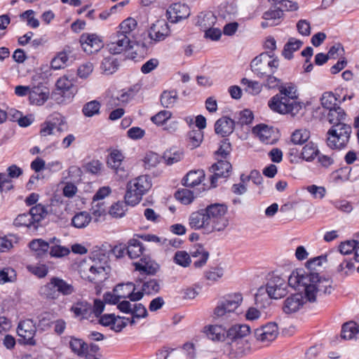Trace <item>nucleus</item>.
Masks as SVG:
<instances>
[{"mask_svg": "<svg viewBox=\"0 0 359 359\" xmlns=\"http://www.w3.org/2000/svg\"><path fill=\"white\" fill-rule=\"evenodd\" d=\"M109 269L107 257L102 252H95L79 264L81 277L95 283L105 280Z\"/></svg>", "mask_w": 359, "mask_h": 359, "instance_id": "1", "label": "nucleus"}, {"mask_svg": "<svg viewBox=\"0 0 359 359\" xmlns=\"http://www.w3.org/2000/svg\"><path fill=\"white\" fill-rule=\"evenodd\" d=\"M151 187V182L148 175H140L130 180L127 185L126 203L130 205L137 204Z\"/></svg>", "mask_w": 359, "mask_h": 359, "instance_id": "2", "label": "nucleus"}, {"mask_svg": "<svg viewBox=\"0 0 359 359\" xmlns=\"http://www.w3.org/2000/svg\"><path fill=\"white\" fill-rule=\"evenodd\" d=\"M279 67V60L273 57V55L268 53H262L255 57L251 63L250 67L252 72L260 79L266 76L273 74Z\"/></svg>", "mask_w": 359, "mask_h": 359, "instance_id": "3", "label": "nucleus"}, {"mask_svg": "<svg viewBox=\"0 0 359 359\" xmlns=\"http://www.w3.org/2000/svg\"><path fill=\"white\" fill-rule=\"evenodd\" d=\"M351 130V126L345 123L332 126L327 132V146L331 149L344 148L349 141Z\"/></svg>", "mask_w": 359, "mask_h": 359, "instance_id": "4", "label": "nucleus"}, {"mask_svg": "<svg viewBox=\"0 0 359 359\" xmlns=\"http://www.w3.org/2000/svg\"><path fill=\"white\" fill-rule=\"evenodd\" d=\"M317 273L311 272L310 270L304 269H297L293 271L288 278V284L290 287L304 291L305 298L310 286H314L316 279L318 276Z\"/></svg>", "mask_w": 359, "mask_h": 359, "instance_id": "5", "label": "nucleus"}, {"mask_svg": "<svg viewBox=\"0 0 359 359\" xmlns=\"http://www.w3.org/2000/svg\"><path fill=\"white\" fill-rule=\"evenodd\" d=\"M269 107L273 111L279 114H290L296 115L302 109L301 104L297 101H292L282 94H276L269 101Z\"/></svg>", "mask_w": 359, "mask_h": 359, "instance_id": "6", "label": "nucleus"}, {"mask_svg": "<svg viewBox=\"0 0 359 359\" xmlns=\"http://www.w3.org/2000/svg\"><path fill=\"white\" fill-rule=\"evenodd\" d=\"M328 261L330 264L336 266V271L341 276H348L355 270L353 258L342 255L340 252H329Z\"/></svg>", "mask_w": 359, "mask_h": 359, "instance_id": "7", "label": "nucleus"}, {"mask_svg": "<svg viewBox=\"0 0 359 359\" xmlns=\"http://www.w3.org/2000/svg\"><path fill=\"white\" fill-rule=\"evenodd\" d=\"M204 210L214 231H222L224 227V205L212 203Z\"/></svg>", "mask_w": 359, "mask_h": 359, "instance_id": "8", "label": "nucleus"}, {"mask_svg": "<svg viewBox=\"0 0 359 359\" xmlns=\"http://www.w3.org/2000/svg\"><path fill=\"white\" fill-rule=\"evenodd\" d=\"M332 280L330 278L320 277L318 274L314 286L309 287L306 293V300L313 302L318 295L330 294L333 291Z\"/></svg>", "mask_w": 359, "mask_h": 359, "instance_id": "9", "label": "nucleus"}, {"mask_svg": "<svg viewBox=\"0 0 359 359\" xmlns=\"http://www.w3.org/2000/svg\"><path fill=\"white\" fill-rule=\"evenodd\" d=\"M215 159L217 161L208 169L210 181L212 187L217 186L219 179L223 178L224 175V163L222 158L224 157V149L223 144L214 153Z\"/></svg>", "mask_w": 359, "mask_h": 359, "instance_id": "10", "label": "nucleus"}, {"mask_svg": "<svg viewBox=\"0 0 359 359\" xmlns=\"http://www.w3.org/2000/svg\"><path fill=\"white\" fill-rule=\"evenodd\" d=\"M55 129L58 132L67 131L68 129L65 118L60 114H54L48 117V120L41 125L40 134L41 136L46 137L53 134Z\"/></svg>", "mask_w": 359, "mask_h": 359, "instance_id": "11", "label": "nucleus"}, {"mask_svg": "<svg viewBox=\"0 0 359 359\" xmlns=\"http://www.w3.org/2000/svg\"><path fill=\"white\" fill-rule=\"evenodd\" d=\"M289 285L285 280L280 276H273L266 285V291L270 299H280L287 294V287Z\"/></svg>", "mask_w": 359, "mask_h": 359, "instance_id": "12", "label": "nucleus"}, {"mask_svg": "<svg viewBox=\"0 0 359 359\" xmlns=\"http://www.w3.org/2000/svg\"><path fill=\"white\" fill-rule=\"evenodd\" d=\"M190 14L188 5L181 2L172 4L166 11V17L171 23H177L187 19Z\"/></svg>", "mask_w": 359, "mask_h": 359, "instance_id": "13", "label": "nucleus"}, {"mask_svg": "<svg viewBox=\"0 0 359 359\" xmlns=\"http://www.w3.org/2000/svg\"><path fill=\"white\" fill-rule=\"evenodd\" d=\"M189 225L192 229H204L207 233L214 231L204 209L195 211L190 215Z\"/></svg>", "mask_w": 359, "mask_h": 359, "instance_id": "14", "label": "nucleus"}, {"mask_svg": "<svg viewBox=\"0 0 359 359\" xmlns=\"http://www.w3.org/2000/svg\"><path fill=\"white\" fill-rule=\"evenodd\" d=\"M129 318L116 316L114 314H104L100 316L99 323L104 327H109L116 332H121L128 324Z\"/></svg>", "mask_w": 359, "mask_h": 359, "instance_id": "15", "label": "nucleus"}, {"mask_svg": "<svg viewBox=\"0 0 359 359\" xmlns=\"http://www.w3.org/2000/svg\"><path fill=\"white\" fill-rule=\"evenodd\" d=\"M170 32V27L165 20H157L151 25L148 35L151 40L158 42L168 37Z\"/></svg>", "mask_w": 359, "mask_h": 359, "instance_id": "16", "label": "nucleus"}, {"mask_svg": "<svg viewBox=\"0 0 359 359\" xmlns=\"http://www.w3.org/2000/svg\"><path fill=\"white\" fill-rule=\"evenodd\" d=\"M36 331L35 323L31 319L21 320L17 328V332L19 337L24 339L25 343L30 345H34L36 344V341L34 339Z\"/></svg>", "mask_w": 359, "mask_h": 359, "instance_id": "17", "label": "nucleus"}, {"mask_svg": "<svg viewBox=\"0 0 359 359\" xmlns=\"http://www.w3.org/2000/svg\"><path fill=\"white\" fill-rule=\"evenodd\" d=\"M130 48H132L130 39L118 32L111 36V41L107 44L109 51L114 55L120 54Z\"/></svg>", "mask_w": 359, "mask_h": 359, "instance_id": "18", "label": "nucleus"}, {"mask_svg": "<svg viewBox=\"0 0 359 359\" xmlns=\"http://www.w3.org/2000/svg\"><path fill=\"white\" fill-rule=\"evenodd\" d=\"M278 334V325L275 323H269L255 331V337L257 340L269 343L273 341Z\"/></svg>", "mask_w": 359, "mask_h": 359, "instance_id": "19", "label": "nucleus"}, {"mask_svg": "<svg viewBox=\"0 0 359 359\" xmlns=\"http://www.w3.org/2000/svg\"><path fill=\"white\" fill-rule=\"evenodd\" d=\"M136 287L132 283L126 284H118L114 288V292L116 297L121 299L129 298L131 301H138L143 297V293L140 291L135 292Z\"/></svg>", "mask_w": 359, "mask_h": 359, "instance_id": "20", "label": "nucleus"}, {"mask_svg": "<svg viewBox=\"0 0 359 359\" xmlns=\"http://www.w3.org/2000/svg\"><path fill=\"white\" fill-rule=\"evenodd\" d=\"M80 42L83 50L88 54L96 53L103 47L102 40L95 34H83Z\"/></svg>", "mask_w": 359, "mask_h": 359, "instance_id": "21", "label": "nucleus"}, {"mask_svg": "<svg viewBox=\"0 0 359 359\" xmlns=\"http://www.w3.org/2000/svg\"><path fill=\"white\" fill-rule=\"evenodd\" d=\"M123 158V155L120 151L114 149L108 156L107 161L108 166L114 170V172L120 177H126V172L122 166Z\"/></svg>", "mask_w": 359, "mask_h": 359, "instance_id": "22", "label": "nucleus"}, {"mask_svg": "<svg viewBox=\"0 0 359 359\" xmlns=\"http://www.w3.org/2000/svg\"><path fill=\"white\" fill-rule=\"evenodd\" d=\"M49 95V89L45 86L39 84L31 88L29 98L31 104L41 106L48 100Z\"/></svg>", "mask_w": 359, "mask_h": 359, "instance_id": "23", "label": "nucleus"}, {"mask_svg": "<svg viewBox=\"0 0 359 359\" xmlns=\"http://www.w3.org/2000/svg\"><path fill=\"white\" fill-rule=\"evenodd\" d=\"M302 293H297L288 297L285 301L283 306V311L287 313H292L298 311L305 303Z\"/></svg>", "mask_w": 359, "mask_h": 359, "instance_id": "24", "label": "nucleus"}, {"mask_svg": "<svg viewBox=\"0 0 359 359\" xmlns=\"http://www.w3.org/2000/svg\"><path fill=\"white\" fill-rule=\"evenodd\" d=\"M250 328L245 324H236L232 325L226 331V341L228 340H241L244 341V337L250 334Z\"/></svg>", "mask_w": 359, "mask_h": 359, "instance_id": "25", "label": "nucleus"}, {"mask_svg": "<svg viewBox=\"0 0 359 359\" xmlns=\"http://www.w3.org/2000/svg\"><path fill=\"white\" fill-rule=\"evenodd\" d=\"M253 133L266 144H273L277 140L273 135L272 128L266 125L256 126L253 128Z\"/></svg>", "mask_w": 359, "mask_h": 359, "instance_id": "26", "label": "nucleus"}, {"mask_svg": "<svg viewBox=\"0 0 359 359\" xmlns=\"http://www.w3.org/2000/svg\"><path fill=\"white\" fill-rule=\"evenodd\" d=\"M244 341L228 340L226 341V353L231 358H238L244 354Z\"/></svg>", "mask_w": 359, "mask_h": 359, "instance_id": "27", "label": "nucleus"}, {"mask_svg": "<svg viewBox=\"0 0 359 359\" xmlns=\"http://www.w3.org/2000/svg\"><path fill=\"white\" fill-rule=\"evenodd\" d=\"M217 22V17L213 13L202 12L196 18V25L205 32L208 29L215 26Z\"/></svg>", "mask_w": 359, "mask_h": 359, "instance_id": "28", "label": "nucleus"}, {"mask_svg": "<svg viewBox=\"0 0 359 359\" xmlns=\"http://www.w3.org/2000/svg\"><path fill=\"white\" fill-rule=\"evenodd\" d=\"M282 15L283 10L281 8L266 11L263 14V19L264 21L262 22V27L263 28H266L278 25Z\"/></svg>", "mask_w": 359, "mask_h": 359, "instance_id": "29", "label": "nucleus"}, {"mask_svg": "<svg viewBox=\"0 0 359 359\" xmlns=\"http://www.w3.org/2000/svg\"><path fill=\"white\" fill-rule=\"evenodd\" d=\"M71 311L76 317L88 318L92 314V306L86 301H79L72 305Z\"/></svg>", "mask_w": 359, "mask_h": 359, "instance_id": "30", "label": "nucleus"}, {"mask_svg": "<svg viewBox=\"0 0 359 359\" xmlns=\"http://www.w3.org/2000/svg\"><path fill=\"white\" fill-rule=\"evenodd\" d=\"M205 332L210 339L215 341H222L224 337V327L223 323L217 324V323H215L213 325L205 327Z\"/></svg>", "mask_w": 359, "mask_h": 359, "instance_id": "31", "label": "nucleus"}, {"mask_svg": "<svg viewBox=\"0 0 359 359\" xmlns=\"http://www.w3.org/2000/svg\"><path fill=\"white\" fill-rule=\"evenodd\" d=\"M205 176V171L202 169L191 170L187 174L184 178V184L189 187H196L202 182Z\"/></svg>", "mask_w": 359, "mask_h": 359, "instance_id": "32", "label": "nucleus"}, {"mask_svg": "<svg viewBox=\"0 0 359 359\" xmlns=\"http://www.w3.org/2000/svg\"><path fill=\"white\" fill-rule=\"evenodd\" d=\"M137 25V21L134 18H128L119 25L117 32L130 39L134 36V31L136 29Z\"/></svg>", "mask_w": 359, "mask_h": 359, "instance_id": "33", "label": "nucleus"}, {"mask_svg": "<svg viewBox=\"0 0 359 359\" xmlns=\"http://www.w3.org/2000/svg\"><path fill=\"white\" fill-rule=\"evenodd\" d=\"M142 243L136 238L130 239L127 245V254L130 259H137L143 254Z\"/></svg>", "mask_w": 359, "mask_h": 359, "instance_id": "34", "label": "nucleus"}, {"mask_svg": "<svg viewBox=\"0 0 359 359\" xmlns=\"http://www.w3.org/2000/svg\"><path fill=\"white\" fill-rule=\"evenodd\" d=\"M243 302L241 292H232L226 295V312H233Z\"/></svg>", "mask_w": 359, "mask_h": 359, "instance_id": "35", "label": "nucleus"}, {"mask_svg": "<svg viewBox=\"0 0 359 359\" xmlns=\"http://www.w3.org/2000/svg\"><path fill=\"white\" fill-rule=\"evenodd\" d=\"M327 118L332 126L342 123L346 118V113L341 107L338 106L329 110Z\"/></svg>", "mask_w": 359, "mask_h": 359, "instance_id": "36", "label": "nucleus"}, {"mask_svg": "<svg viewBox=\"0 0 359 359\" xmlns=\"http://www.w3.org/2000/svg\"><path fill=\"white\" fill-rule=\"evenodd\" d=\"M29 212L32 215V219L34 224L39 226V223L49 214V210L48 207L39 203L32 207Z\"/></svg>", "mask_w": 359, "mask_h": 359, "instance_id": "37", "label": "nucleus"}, {"mask_svg": "<svg viewBox=\"0 0 359 359\" xmlns=\"http://www.w3.org/2000/svg\"><path fill=\"white\" fill-rule=\"evenodd\" d=\"M92 217L86 211L76 213L72 219V224L77 229L86 227L90 222Z\"/></svg>", "mask_w": 359, "mask_h": 359, "instance_id": "38", "label": "nucleus"}, {"mask_svg": "<svg viewBox=\"0 0 359 359\" xmlns=\"http://www.w3.org/2000/svg\"><path fill=\"white\" fill-rule=\"evenodd\" d=\"M191 255L193 257L198 258V260L194 263L196 268L203 266L206 264L209 257V252L202 246L197 247L191 252Z\"/></svg>", "mask_w": 359, "mask_h": 359, "instance_id": "39", "label": "nucleus"}, {"mask_svg": "<svg viewBox=\"0 0 359 359\" xmlns=\"http://www.w3.org/2000/svg\"><path fill=\"white\" fill-rule=\"evenodd\" d=\"M359 332V326L353 321H349L342 325L341 337L344 339H352Z\"/></svg>", "mask_w": 359, "mask_h": 359, "instance_id": "40", "label": "nucleus"}, {"mask_svg": "<svg viewBox=\"0 0 359 359\" xmlns=\"http://www.w3.org/2000/svg\"><path fill=\"white\" fill-rule=\"evenodd\" d=\"M241 83L243 85L244 90L252 95H258L262 90V84L257 81L243 78L241 79Z\"/></svg>", "mask_w": 359, "mask_h": 359, "instance_id": "41", "label": "nucleus"}, {"mask_svg": "<svg viewBox=\"0 0 359 359\" xmlns=\"http://www.w3.org/2000/svg\"><path fill=\"white\" fill-rule=\"evenodd\" d=\"M303 42L301 40L290 39L284 46L283 55L285 58L290 60L293 57V52L299 50L302 46Z\"/></svg>", "mask_w": 359, "mask_h": 359, "instance_id": "42", "label": "nucleus"}, {"mask_svg": "<svg viewBox=\"0 0 359 359\" xmlns=\"http://www.w3.org/2000/svg\"><path fill=\"white\" fill-rule=\"evenodd\" d=\"M54 278H53L49 283L42 286L40 288L41 295L47 299H55L58 296L57 287L55 285Z\"/></svg>", "mask_w": 359, "mask_h": 359, "instance_id": "43", "label": "nucleus"}, {"mask_svg": "<svg viewBox=\"0 0 359 359\" xmlns=\"http://www.w3.org/2000/svg\"><path fill=\"white\" fill-rule=\"evenodd\" d=\"M14 224L17 226H24L32 229L33 230H36L38 228V225L34 224L29 212L19 215L15 219Z\"/></svg>", "mask_w": 359, "mask_h": 359, "instance_id": "44", "label": "nucleus"}, {"mask_svg": "<svg viewBox=\"0 0 359 359\" xmlns=\"http://www.w3.org/2000/svg\"><path fill=\"white\" fill-rule=\"evenodd\" d=\"M18 243V238L13 234L0 237V252H8Z\"/></svg>", "mask_w": 359, "mask_h": 359, "instance_id": "45", "label": "nucleus"}, {"mask_svg": "<svg viewBox=\"0 0 359 359\" xmlns=\"http://www.w3.org/2000/svg\"><path fill=\"white\" fill-rule=\"evenodd\" d=\"M29 248L32 250L34 251L36 257H40L43 255H46L48 250V243L42 239H36L32 241L29 243Z\"/></svg>", "mask_w": 359, "mask_h": 359, "instance_id": "46", "label": "nucleus"}, {"mask_svg": "<svg viewBox=\"0 0 359 359\" xmlns=\"http://www.w3.org/2000/svg\"><path fill=\"white\" fill-rule=\"evenodd\" d=\"M69 346L72 351L79 356H83L88 351V345L81 339L72 338L69 341Z\"/></svg>", "mask_w": 359, "mask_h": 359, "instance_id": "47", "label": "nucleus"}, {"mask_svg": "<svg viewBox=\"0 0 359 359\" xmlns=\"http://www.w3.org/2000/svg\"><path fill=\"white\" fill-rule=\"evenodd\" d=\"M319 154L317 147L313 142L307 143L302 149L301 155L306 161H313Z\"/></svg>", "mask_w": 359, "mask_h": 359, "instance_id": "48", "label": "nucleus"}, {"mask_svg": "<svg viewBox=\"0 0 359 359\" xmlns=\"http://www.w3.org/2000/svg\"><path fill=\"white\" fill-rule=\"evenodd\" d=\"M177 100V93L175 90H165L161 97V104L166 108L174 106Z\"/></svg>", "mask_w": 359, "mask_h": 359, "instance_id": "49", "label": "nucleus"}, {"mask_svg": "<svg viewBox=\"0 0 359 359\" xmlns=\"http://www.w3.org/2000/svg\"><path fill=\"white\" fill-rule=\"evenodd\" d=\"M134 265L137 271L147 274H154L158 268V265L156 264L151 262H143V259H141V262H135Z\"/></svg>", "mask_w": 359, "mask_h": 359, "instance_id": "50", "label": "nucleus"}, {"mask_svg": "<svg viewBox=\"0 0 359 359\" xmlns=\"http://www.w3.org/2000/svg\"><path fill=\"white\" fill-rule=\"evenodd\" d=\"M279 94H282L292 101H297L298 98L297 87L292 83H287L285 86H281L279 88Z\"/></svg>", "mask_w": 359, "mask_h": 359, "instance_id": "51", "label": "nucleus"}, {"mask_svg": "<svg viewBox=\"0 0 359 359\" xmlns=\"http://www.w3.org/2000/svg\"><path fill=\"white\" fill-rule=\"evenodd\" d=\"M118 62L113 57L104 58L101 64V69L107 74H111L118 69Z\"/></svg>", "mask_w": 359, "mask_h": 359, "instance_id": "52", "label": "nucleus"}, {"mask_svg": "<svg viewBox=\"0 0 359 359\" xmlns=\"http://www.w3.org/2000/svg\"><path fill=\"white\" fill-rule=\"evenodd\" d=\"M100 103L97 100H93L84 104L82 112L87 117H92L100 113Z\"/></svg>", "mask_w": 359, "mask_h": 359, "instance_id": "53", "label": "nucleus"}, {"mask_svg": "<svg viewBox=\"0 0 359 359\" xmlns=\"http://www.w3.org/2000/svg\"><path fill=\"white\" fill-rule=\"evenodd\" d=\"M69 60L67 52H60L55 56L50 62V66L53 69H60L64 68Z\"/></svg>", "mask_w": 359, "mask_h": 359, "instance_id": "54", "label": "nucleus"}, {"mask_svg": "<svg viewBox=\"0 0 359 359\" xmlns=\"http://www.w3.org/2000/svg\"><path fill=\"white\" fill-rule=\"evenodd\" d=\"M160 290V285L157 280L149 279L145 281L142 287V292L146 294H154Z\"/></svg>", "mask_w": 359, "mask_h": 359, "instance_id": "55", "label": "nucleus"}, {"mask_svg": "<svg viewBox=\"0 0 359 359\" xmlns=\"http://www.w3.org/2000/svg\"><path fill=\"white\" fill-rule=\"evenodd\" d=\"M320 101L323 107L328 110L338 107L337 104V99L332 92L324 93Z\"/></svg>", "mask_w": 359, "mask_h": 359, "instance_id": "56", "label": "nucleus"}, {"mask_svg": "<svg viewBox=\"0 0 359 359\" xmlns=\"http://www.w3.org/2000/svg\"><path fill=\"white\" fill-rule=\"evenodd\" d=\"M54 282L55 283V285L57 287L58 294L61 293L64 295H68L74 291V287L62 279L54 278Z\"/></svg>", "mask_w": 359, "mask_h": 359, "instance_id": "57", "label": "nucleus"}, {"mask_svg": "<svg viewBox=\"0 0 359 359\" xmlns=\"http://www.w3.org/2000/svg\"><path fill=\"white\" fill-rule=\"evenodd\" d=\"M357 241H346L341 242L339 246V250L334 252H340L342 255L350 257V255L355 252Z\"/></svg>", "mask_w": 359, "mask_h": 359, "instance_id": "58", "label": "nucleus"}, {"mask_svg": "<svg viewBox=\"0 0 359 359\" xmlns=\"http://www.w3.org/2000/svg\"><path fill=\"white\" fill-rule=\"evenodd\" d=\"M127 203L118 201L112 205L109 210V214L113 217L121 218L123 217L127 211Z\"/></svg>", "mask_w": 359, "mask_h": 359, "instance_id": "59", "label": "nucleus"}, {"mask_svg": "<svg viewBox=\"0 0 359 359\" xmlns=\"http://www.w3.org/2000/svg\"><path fill=\"white\" fill-rule=\"evenodd\" d=\"M189 146L191 149L199 147L203 140V132L201 130H193L189 133Z\"/></svg>", "mask_w": 359, "mask_h": 359, "instance_id": "60", "label": "nucleus"}, {"mask_svg": "<svg viewBox=\"0 0 359 359\" xmlns=\"http://www.w3.org/2000/svg\"><path fill=\"white\" fill-rule=\"evenodd\" d=\"M16 279L15 270L11 267H6L0 270V284L14 282Z\"/></svg>", "mask_w": 359, "mask_h": 359, "instance_id": "61", "label": "nucleus"}, {"mask_svg": "<svg viewBox=\"0 0 359 359\" xmlns=\"http://www.w3.org/2000/svg\"><path fill=\"white\" fill-rule=\"evenodd\" d=\"M131 314L133 316L129 318L128 323L134 325L135 318H144L147 316V311L142 304H135Z\"/></svg>", "mask_w": 359, "mask_h": 359, "instance_id": "62", "label": "nucleus"}, {"mask_svg": "<svg viewBox=\"0 0 359 359\" xmlns=\"http://www.w3.org/2000/svg\"><path fill=\"white\" fill-rule=\"evenodd\" d=\"M174 262L182 267H187L190 265L191 260L190 255L186 251H177L174 256Z\"/></svg>", "mask_w": 359, "mask_h": 359, "instance_id": "63", "label": "nucleus"}, {"mask_svg": "<svg viewBox=\"0 0 359 359\" xmlns=\"http://www.w3.org/2000/svg\"><path fill=\"white\" fill-rule=\"evenodd\" d=\"M310 137V133L307 130H296L291 136V141L294 144H302L306 142Z\"/></svg>", "mask_w": 359, "mask_h": 359, "instance_id": "64", "label": "nucleus"}]
</instances>
